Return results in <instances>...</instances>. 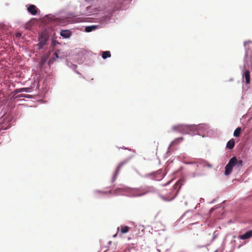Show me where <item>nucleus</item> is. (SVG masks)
<instances>
[{
  "label": "nucleus",
  "instance_id": "nucleus-25",
  "mask_svg": "<svg viewBox=\"0 0 252 252\" xmlns=\"http://www.w3.org/2000/svg\"><path fill=\"white\" fill-rule=\"evenodd\" d=\"M169 183V182H167V184H166L165 185H168Z\"/></svg>",
  "mask_w": 252,
  "mask_h": 252
},
{
  "label": "nucleus",
  "instance_id": "nucleus-8",
  "mask_svg": "<svg viewBox=\"0 0 252 252\" xmlns=\"http://www.w3.org/2000/svg\"><path fill=\"white\" fill-rule=\"evenodd\" d=\"M124 162L121 163L117 167V169L115 171V174L114 175V176L113 177V182H114L117 178V175L119 172V171L120 170L121 167L124 165Z\"/></svg>",
  "mask_w": 252,
  "mask_h": 252
},
{
  "label": "nucleus",
  "instance_id": "nucleus-14",
  "mask_svg": "<svg viewBox=\"0 0 252 252\" xmlns=\"http://www.w3.org/2000/svg\"><path fill=\"white\" fill-rule=\"evenodd\" d=\"M241 132V128L240 127H237L234 131L233 135L235 137H238L240 136Z\"/></svg>",
  "mask_w": 252,
  "mask_h": 252
},
{
  "label": "nucleus",
  "instance_id": "nucleus-22",
  "mask_svg": "<svg viewBox=\"0 0 252 252\" xmlns=\"http://www.w3.org/2000/svg\"><path fill=\"white\" fill-rule=\"evenodd\" d=\"M20 89H16L15 90H14V93L15 94H17L19 93H21V92H20Z\"/></svg>",
  "mask_w": 252,
  "mask_h": 252
},
{
  "label": "nucleus",
  "instance_id": "nucleus-9",
  "mask_svg": "<svg viewBox=\"0 0 252 252\" xmlns=\"http://www.w3.org/2000/svg\"><path fill=\"white\" fill-rule=\"evenodd\" d=\"M39 41V42L37 44V46L38 47V49H40L46 44L47 41L45 39H43L42 37L40 38Z\"/></svg>",
  "mask_w": 252,
  "mask_h": 252
},
{
  "label": "nucleus",
  "instance_id": "nucleus-3",
  "mask_svg": "<svg viewBox=\"0 0 252 252\" xmlns=\"http://www.w3.org/2000/svg\"><path fill=\"white\" fill-rule=\"evenodd\" d=\"M252 237V230L246 232L245 233L239 235L238 238L241 240H245L250 238Z\"/></svg>",
  "mask_w": 252,
  "mask_h": 252
},
{
  "label": "nucleus",
  "instance_id": "nucleus-19",
  "mask_svg": "<svg viewBox=\"0 0 252 252\" xmlns=\"http://www.w3.org/2000/svg\"><path fill=\"white\" fill-rule=\"evenodd\" d=\"M59 50H58L57 51H56L54 54V57L53 58V61H54L56 59L59 58L58 53V52H59Z\"/></svg>",
  "mask_w": 252,
  "mask_h": 252
},
{
  "label": "nucleus",
  "instance_id": "nucleus-1",
  "mask_svg": "<svg viewBox=\"0 0 252 252\" xmlns=\"http://www.w3.org/2000/svg\"><path fill=\"white\" fill-rule=\"evenodd\" d=\"M242 165V160H238L235 157H232L225 166V175L227 176L229 175L231 173L234 166H237L238 167H241Z\"/></svg>",
  "mask_w": 252,
  "mask_h": 252
},
{
  "label": "nucleus",
  "instance_id": "nucleus-5",
  "mask_svg": "<svg viewBox=\"0 0 252 252\" xmlns=\"http://www.w3.org/2000/svg\"><path fill=\"white\" fill-rule=\"evenodd\" d=\"M60 35L63 38H69L71 35V32L69 30H62L60 32Z\"/></svg>",
  "mask_w": 252,
  "mask_h": 252
},
{
  "label": "nucleus",
  "instance_id": "nucleus-12",
  "mask_svg": "<svg viewBox=\"0 0 252 252\" xmlns=\"http://www.w3.org/2000/svg\"><path fill=\"white\" fill-rule=\"evenodd\" d=\"M129 227L127 226H121V233H126L129 230Z\"/></svg>",
  "mask_w": 252,
  "mask_h": 252
},
{
  "label": "nucleus",
  "instance_id": "nucleus-7",
  "mask_svg": "<svg viewBox=\"0 0 252 252\" xmlns=\"http://www.w3.org/2000/svg\"><path fill=\"white\" fill-rule=\"evenodd\" d=\"M244 77L246 80V83L247 84H250V71L247 70L244 73Z\"/></svg>",
  "mask_w": 252,
  "mask_h": 252
},
{
  "label": "nucleus",
  "instance_id": "nucleus-17",
  "mask_svg": "<svg viewBox=\"0 0 252 252\" xmlns=\"http://www.w3.org/2000/svg\"><path fill=\"white\" fill-rule=\"evenodd\" d=\"M95 29H96V27L94 26H88V27H86L85 31L86 32H91L93 30H95Z\"/></svg>",
  "mask_w": 252,
  "mask_h": 252
},
{
  "label": "nucleus",
  "instance_id": "nucleus-2",
  "mask_svg": "<svg viewBox=\"0 0 252 252\" xmlns=\"http://www.w3.org/2000/svg\"><path fill=\"white\" fill-rule=\"evenodd\" d=\"M192 129L193 127L192 126L181 124L180 132L183 134L189 133V131L192 130Z\"/></svg>",
  "mask_w": 252,
  "mask_h": 252
},
{
  "label": "nucleus",
  "instance_id": "nucleus-24",
  "mask_svg": "<svg viewBox=\"0 0 252 252\" xmlns=\"http://www.w3.org/2000/svg\"><path fill=\"white\" fill-rule=\"evenodd\" d=\"M177 184H176V185H174V189H172V192H173V191H174V189H176V187H177Z\"/></svg>",
  "mask_w": 252,
  "mask_h": 252
},
{
  "label": "nucleus",
  "instance_id": "nucleus-21",
  "mask_svg": "<svg viewBox=\"0 0 252 252\" xmlns=\"http://www.w3.org/2000/svg\"><path fill=\"white\" fill-rule=\"evenodd\" d=\"M21 97H26L27 98L31 97L30 95H26V94H21L17 96V97H19V98Z\"/></svg>",
  "mask_w": 252,
  "mask_h": 252
},
{
  "label": "nucleus",
  "instance_id": "nucleus-15",
  "mask_svg": "<svg viewBox=\"0 0 252 252\" xmlns=\"http://www.w3.org/2000/svg\"><path fill=\"white\" fill-rule=\"evenodd\" d=\"M177 192H178V191H177L175 193H172L173 194V195L172 196H169L168 195L165 196V201H171V200H173L176 196Z\"/></svg>",
  "mask_w": 252,
  "mask_h": 252
},
{
  "label": "nucleus",
  "instance_id": "nucleus-18",
  "mask_svg": "<svg viewBox=\"0 0 252 252\" xmlns=\"http://www.w3.org/2000/svg\"><path fill=\"white\" fill-rule=\"evenodd\" d=\"M197 130H200L201 129H207V126L205 125H200L197 126Z\"/></svg>",
  "mask_w": 252,
  "mask_h": 252
},
{
  "label": "nucleus",
  "instance_id": "nucleus-23",
  "mask_svg": "<svg viewBox=\"0 0 252 252\" xmlns=\"http://www.w3.org/2000/svg\"><path fill=\"white\" fill-rule=\"evenodd\" d=\"M115 190L117 191L118 192H120V191L123 190V189H122V188H118Z\"/></svg>",
  "mask_w": 252,
  "mask_h": 252
},
{
  "label": "nucleus",
  "instance_id": "nucleus-13",
  "mask_svg": "<svg viewBox=\"0 0 252 252\" xmlns=\"http://www.w3.org/2000/svg\"><path fill=\"white\" fill-rule=\"evenodd\" d=\"M111 57V53L109 51H104L102 53V57L104 59H106V58L108 57Z\"/></svg>",
  "mask_w": 252,
  "mask_h": 252
},
{
  "label": "nucleus",
  "instance_id": "nucleus-6",
  "mask_svg": "<svg viewBox=\"0 0 252 252\" xmlns=\"http://www.w3.org/2000/svg\"><path fill=\"white\" fill-rule=\"evenodd\" d=\"M154 189L152 187H148L147 188L144 189L142 190V192H141L140 194L138 195V196H141L144 195L146 194V193H148L150 192H154Z\"/></svg>",
  "mask_w": 252,
  "mask_h": 252
},
{
  "label": "nucleus",
  "instance_id": "nucleus-16",
  "mask_svg": "<svg viewBox=\"0 0 252 252\" xmlns=\"http://www.w3.org/2000/svg\"><path fill=\"white\" fill-rule=\"evenodd\" d=\"M181 124L174 126L172 127V130L173 131L180 132Z\"/></svg>",
  "mask_w": 252,
  "mask_h": 252
},
{
  "label": "nucleus",
  "instance_id": "nucleus-10",
  "mask_svg": "<svg viewBox=\"0 0 252 252\" xmlns=\"http://www.w3.org/2000/svg\"><path fill=\"white\" fill-rule=\"evenodd\" d=\"M235 146V141L233 139H231L226 144V147L228 149H232L234 148Z\"/></svg>",
  "mask_w": 252,
  "mask_h": 252
},
{
  "label": "nucleus",
  "instance_id": "nucleus-4",
  "mask_svg": "<svg viewBox=\"0 0 252 252\" xmlns=\"http://www.w3.org/2000/svg\"><path fill=\"white\" fill-rule=\"evenodd\" d=\"M37 8L34 5L31 4L28 7V11L29 13L33 15H35L37 13Z\"/></svg>",
  "mask_w": 252,
  "mask_h": 252
},
{
  "label": "nucleus",
  "instance_id": "nucleus-11",
  "mask_svg": "<svg viewBox=\"0 0 252 252\" xmlns=\"http://www.w3.org/2000/svg\"><path fill=\"white\" fill-rule=\"evenodd\" d=\"M183 137H180V138H176V139H175L174 141H173L171 143H170V146H174V145L175 144H177L178 143H179L180 142H181V141H182L183 140Z\"/></svg>",
  "mask_w": 252,
  "mask_h": 252
},
{
  "label": "nucleus",
  "instance_id": "nucleus-20",
  "mask_svg": "<svg viewBox=\"0 0 252 252\" xmlns=\"http://www.w3.org/2000/svg\"><path fill=\"white\" fill-rule=\"evenodd\" d=\"M29 90H30L29 88H20V92H28Z\"/></svg>",
  "mask_w": 252,
  "mask_h": 252
},
{
  "label": "nucleus",
  "instance_id": "nucleus-26",
  "mask_svg": "<svg viewBox=\"0 0 252 252\" xmlns=\"http://www.w3.org/2000/svg\"><path fill=\"white\" fill-rule=\"evenodd\" d=\"M116 235H117V234H115V235H114L113 236V237H116Z\"/></svg>",
  "mask_w": 252,
  "mask_h": 252
}]
</instances>
